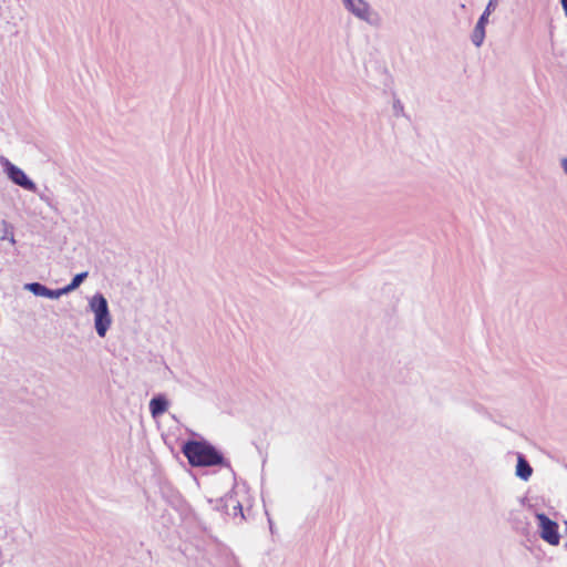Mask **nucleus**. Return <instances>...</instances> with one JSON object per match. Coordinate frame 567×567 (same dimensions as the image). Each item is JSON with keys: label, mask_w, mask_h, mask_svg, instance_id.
Segmentation results:
<instances>
[{"label": "nucleus", "mask_w": 567, "mask_h": 567, "mask_svg": "<svg viewBox=\"0 0 567 567\" xmlns=\"http://www.w3.org/2000/svg\"><path fill=\"white\" fill-rule=\"evenodd\" d=\"M515 474L523 481H528L533 474V467L524 455L518 454Z\"/></svg>", "instance_id": "6e6552de"}, {"label": "nucleus", "mask_w": 567, "mask_h": 567, "mask_svg": "<svg viewBox=\"0 0 567 567\" xmlns=\"http://www.w3.org/2000/svg\"><path fill=\"white\" fill-rule=\"evenodd\" d=\"M488 23V19L481 16L472 31L471 34V41L476 47H482L484 40H485V28Z\"/></svg>", "instance_id": "423d86ee"}, {"label": "nucleus", "mask_w": 567, "mask_h": 567, "mask_svg": "<svg viewBox=\"0 0 567 567\" xmlns=\"http://www.w3.org/2000/svg\"><path fill=\"white\" fill-rule=\"evenodd\" d=\"M394 109H400V110H402V109H403V106H402V104H401V102H400V101H395V102H394Z\"/></svg>", "instance_id": "f3484780"}, {"label": "nucleus", "mask_w": 567, "mask_h": 567, "mask_svg": "<svg viewBox=\"0 0 567 567\" xmlns=\"http://www.w3.org/2000/svg\"><path fill=\"white\" fill-rule=\"evenodd\" d=\"M536 517L542 532H557V523L548 518L545 514H537Z\"/></svg>", "instance_id": "1a4fd4ad"}, {"label": "nucleus", "mask_w": 567, "mask_h": 567, "mask_svg": "<svg viewBox=\"0 0 567 567\" xmlns=\"http://www.w3.org/2000/svg\"><path fill=\"white\" fill-rule=\"evenodd\" d=\"M565 14L567 17V0H560Z\"/></svg>", "instance_id": "dca6fc26"}, {"label": "nucleus", "mask_w": 567, "mask_h": 567, "mask_svg": "<svg viewBox=\"0 0 567 567\" xmlns=\"http://www.w3.org/2000/svg\"><path fill=\"white\" fill-rule=\"evenodd\" d=\"M344 7L358 19L369 21L370 7L364 0H342Z\"/></svg>", "instance_id": "20e7f679"}, {"label": "nucleus", "mask_w": 567, "mask_h": 567, "mask_svg": "<svg viewBox=\"0 0 567 567\" xmlns=\"http://www.w3.org/2000/svg\"><path fill=\"white\" fill-rule=\"evenodd\" d=\"M497 4H498V0H489L485 10L483 11L482 16L488 19L489 16L492 14V12L495 11Z\"/></svg>", "instance_id": "4468645a"}, {"label": "nucleus", "mask_w": 567, "mask_h": 567, "mask_svg": "<svg viewBox=\"0 0 567 567\" xmlns=\"http://www.w3.org/2000/svg\"><path fill=\"white\" fill-rule=\"evenodd\" d=\"M225 506L231 507V513H228V515H233L234 518L239 517L240 519L244 517L243 515V507L239 502H237L233 497H228L225 499Z\"/></svg>", "instance_id": "9b49d317"}, {"label": "nucleus", "mask_w": 567, "mask_h": 567, "mask_svg": "<svg viewBox=\"0 0 567 567\" xmlns=\"http://www.w3.org/2000/svg\"><path fill=\"white\" fill-rule=\"evenodd\" d=\"M560 164H561V167H563L565 174L567 175V157L563 158L560 161Z\"/></svg>", "instance_id": "2eb2a0df"}, {"label": "nucleus", "mask_w": 567, "mask_h": 567, "mask_svg": "<svg viewBox=\"0 0 567 567\" xmlns=\"http://www.w3.org/2000/svg\"><path fill=\"white\" fill-rule=\"evenodd\" d=\"M89 309L94 315V328L97 336L104 338L112 324V316L106 298L96 292L89 299Z\"/></svg>", "instance_id": "f03ea898"}, {"label": "nucleus", "mask_w": 567, "mask_h": 567, "mask_svg": "<svg viewBox=\"0 0 567 567\" xmlns=\"http://www.w3.org/2000/svg\"><path fill=\"white\" fill-rule=\"evenodd\" d=\"M167 409L168 401L163 394H158L150 401V411L154 419L164 414Z\"/></svg>", "instance_id": "0eeeda50"}, {"label": "nucleus", "mask_w": 567, "mask_h": 567, "mask_svg": "<svg viewBox=\"0 0 567 567\" xmlns=\"http://www.w3.org/2000/svg\"><path fill=\"white\" fill-rule=\"evenodd\" d=\"M542 538L548 544L556 546L559 544V534H540Z\"/></svg>", "instance_id": "ddd939ff"}, {"label": "nucleus", "mask_w": 567, "mask_h": 567, "mask_svg": "<svg viewBox=\"0 0 567 567\" xmlns=\"http://www.w3.org/2000/svg\"><path fill=\"white\" fill-rule=\"evenodd\" d=\"M86 278H87V272H86V271H84V272H80V274L75 275V276L73 277V279L71 280V282H70L68 286H65V287H63V288H62V292H64V295H66V293H69V292H71V291L75 290L76 288H79V287H80V285H81V284H82Z\"/></svg>", "instance_id": "9d476101"}, {"label": "nucleus", "mask_w": 567, "mask_h": 567, "mask_svg": "<svg viewBox=\"0 0 567 567\" xmlns=\"http://www.w3.org/2000/svg\"><path fill=\"white\" fill-rule=\"evenodd\" d=\"M565 524H566V529H567V522H565Z\"/></svg>", "instance_id": "a211bd4d"}, {"label": "nucleus", "mask_w": 567, "mask_h": 567, "mask_svg": "<svg viewBox=\"0 0 567 567\" xmlns=\"http://www.w3.org/2000/svg\"><path fill=\"white\" fill-rule=\"evenodd\" d=\"M24 289L29 290L34 296L45 297L49 299H59L61 296L64 295V292H62V288L53 290V289H49L48 287H45L44 285H42L40 282L27 284L24 286Z\"/></svg>", "instance_id": "39448f33"}, {"label": "nucleus", "mask_w": 567, "mask_h": 567, "mask_svg": "<svg viewBox=\"0 0 567 567\" xmlns=\"http://www.w3.org/2000/svg\"><path fill=\"white\" fill-rule=\"evenodd\" d=\"M183 453L193 466H214L224 463L223 455L206 442L189 441L185 443Z\"/></svg>", "instance_id": "f257e3e1"}, {"label": "nucleus", "mask_w": 567, "mask_h": 567, "mask_svg": "<svg viewBox=\"0 0 567 567\" xmlns=\"http://www.w3.org/2000/svg\"><path fill=\"white\" fill-rule=\"evenodd\" d=\"M0 162L7 176L12 183L29 192L37 190L35 183L31 181L20 167L16 166L8 158L4 157H1Z\"/></svg>", "instance_id": "7ed1b4c3"}, {"label": "nucleus", "mask_w": 567, "mask_h": 567, "mask_svg": "<svg viewBox=\"0 0 567 567\" xmlns=\"http://www.w3.org/2000/svg\"><path fill=\"white\" fill-rule=\"evenodd\" d=\"M1 226L3 228V234L0 237L1 240H8L11 245L16 244V238L13 235V226L7 220L1 221Z\"/></svg>", "instance_id": "f8f14e48"}]
</instances>
